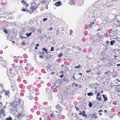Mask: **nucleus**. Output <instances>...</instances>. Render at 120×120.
<instances>
[{"label": "nucleus", "mask_w": 120, "mask_h": 120, "mask_svg": "<svg viewBox=\"0 0 120 120\" xmlns=\"http://www.w3.org/2000/svg\"><path fill=\"white\" fill-rule=\"evenodd\" d=\"M10 105L16 109V108L18 105V103L16 100H14L10 103Z\"/></svg>", "instance_id": "f257e3e1"}, {"label": "nucleus", "mask_w": 120, "mask_h": 120, "mask_svg": "<svg viewBox=\"0 0 120 120\" xmlns=\"http://www.w3.org/2000/svg\"><path fill=\"white\" fill-rule=\"evenodd\" d=\"M56 108L58 109L59 113H61L62 111V108L59 104L57 105L56 106Z\"/></svg>", "instance_id": "f03ea898"}, {"label": "nucleus", "mask_w": 120, "mask_h": 120, "mask_svg": "<svg viewBox=\"0 0 120 120\" xmlns=\"http://www.w3.org/2000/svg\"><path fill=\"white\" fill-rule=\"evenodd\" d=\"M5 111V109L3 108L1 109L0 111V113L2 115L3 114V116H4L6 115L4 113Z\"/></svg>", "instance_id": "7ed1b4c3"}, {"label": "nucleus", "mask_w": 120, "mask_h": 120, "mask_svg": "<svg viewBox=\"0 0 120 120\" xmlns=\"http://www.w3.org/2000/svg\"><path fill=\"white\" fill-rule=\"evenodd\" d=\"M85 112L84 111H83L82 112H80L79 113V115L80 116L82 115V116L86 117L87 116L85 114Z\"/></svg>", "instance_id": "20e7f679"}, {"label": "nucleus", "mask_w": 120, "mask_h": 120, "mask_svg": "<svg viewBox=\"0 0 120 120\" xmlns=\"http://www.w3.org/2000/svg\"><path fill=\"white\" fill-rule=\"evenodd\" d=\"M42 119L43 120H48V117L46 115H44L42 116Z\"/></svg>", "instance_id": "39448f33"}, {"label": "nucleus", "mask_w": 120, "mask_h": 120, "mask_svg": "<svg viewBox=\"0 0 120 120\" xmlns=\"http://www.w3.org/2000/svg\"><path fill=\"white\" fill-rule=\"evenodd\" d=\"M105 74L107 76H108L111 75V73L110 71H108L107 72L105 73Z\"/></svg>", "instance_id": "423d86ee"}, {"label": "nucleus", "mask_w": 120, "mask_h": 120, "mask_svg": "<svg viewBox=\"0 0 120 120\" xmlns=\"http://www.w3.org/2000/svg\"><path fill=\"white\" fill-rule=\"evenodd\" d=\"M61 3L60 1H58L56 2L55 3V5L57 6H60L61 4Z\"/></svg>", "instance_id": "0eeeda50"}, {"label": "nucleus", "mask_w": 120, "mask_h": 120, "mask_svg": "<svg viewBox=\"0 0 120 120\" xmlns=\"http://www.w3.org/2000/svg\"><path fill=\"white\" fill-rule=\"evenodd\" d=\"M94 22H90V24L88 25V27L89 28H90L92 26V25H94Z\"/></svg>", "instance_id": "6e6552de"}, {"label": "nucleus", "mask_w": 120, "mask_h": 120, "mask_svg": "<svg viewBox=\"0 0 120 120\" xmlns=\"http://www.w3.org/2000/svg\"><path fill=\"white\" fill-rule=\"evenodd\" d=\"M45 57L46 58H47L48 59V60L49 59L52 58V56L48 54L47 56H46Z\"/></svg>", "instance_id": "1a4fd4ad"}, {"label": "nucleus", "mask_w": 120, "mask_h": 120, "mask_svg": "<svg viewBox=\"0 0 120 120\" xmlns=\"http://www.w3.org/2000/svg\"><path fill=\"white\" fill-rule=\"evenodd\" d=\"M22 114L21 113L18 114L17 116V117L19 119H20L22 116Z\"/></svg>", "instance_id": "9d476101"}, {"label": "nucleus", "mask_w": 120, "mask_h": 120, "mask_svg": "<svg viewBox=\"0 0 120 120\" xmlns=\"http://www.w3.org/2000/svg\"><path fill=\"white\" fill-rule=\"evenodd\" d=\"M29 29L30 30H31L33 32H34V31L35 30V28L33 27H30L29 28Z\"/></svg>", "instance_id": "9b49d317"}, {"label": "nucleus", "mask_w": 120, "mask_h": 120, "mask_svg": "<svg viewBox=\"0 0 120 120\" xmlns=\"http://www.w3.org/2000/svg\"><path fill=\"white\" fill-rule=\"evenodd\" d=\"M4 92H5V95H8L9 94V90L7 91L6 90H4Z\"/></svg>", "instance_id": "f8f14e48"}, {"label": "nucleus", "mask_w": 120, "mask_h": 120, "mask_svg": "<svg viewBox=\"0 0 120 120\" xmlns=\"http://www.w3.org/2000/svg\"><path fill=\"white\" fill-rule=\"evenodd\" d=\"M92 117L94 118H97V116L95 113H94L92 115Z\"/></svg>", "instance_id": "ddd939ff"}, {"label": "nucleus", "mask_w": 120, "mask_h": 120, "mask_svg": "<svg viewBox=\"0 0 120 120\" xmlns=\"http://www.w3.org/2000/svg\"><path fill=\"white\" fill-rule=\"evenodd\" d=\"M102 96L103 97V98L104 99V101H107L108 100V99L105 96V95L104 94H103Z\"/></svg>", "instance_id": "4468645a"}, {"label": "nucleus", "mask_w": 120, "mask_h": 120, "mask_svg": "<svg viewBox=\"0 0 120 120\" xmlns=\"http://www.w3.org/2000/svg\"><path fill=\"white\" fill-rule=\"evenodd\" d=\"M25 8H23L22 9V10L23 11H26L27 12H30V11H29L28 10H27V8H25Z\"/></svg>", "instance_id": "2eb2a0df"}, {"label": "nucleus", "mask_w": 120, "mask_h": 120, "mask_svg": "<svg viewBox=\"0 0 120 120\" xmlns=\"http://www.w3.org/2000/svg\"><path fill=\"white\" fill-rule=\"evenodd\" d=\"M115 42V41L114 40L111 41L110 42V44L111 45H114V43Z\"/></svg>", "instance_id": "dca6fc26"}, {"label": "nucleus", "mask_w": 120, "mask_h": 120, "mask_svg": "<svg viewBox=\"0 0 120 120\" xmlns=\"http://www.w3.org/2000/svg\"><path fill=\"white\" fill-rule=\"evenodd\" d=\"M63 80L64 82H68V81L67 79V78L64 77L63 79Z\"/></svg>", "instance_id": "f3484780"}, {"label": "nucleus", "mask_w": 120, "mask_h": 120, "mask_svg": "<svg viewBox=\"0 0 120 120\" xmlns=\"http://www.w3.org/2000/svg\"><path fill=\"white\" fill-rule=\"evenodd\" d=\"M32 34V33L30 32V33L26 34V35L28 37H29L31 36Z\"/></svg>", "instance_id": "a211bd4d"}, {"label": "nucleus", "mask_w": 120, "mask_h": 120, "mask_svg": "<svg viewBox=\"0 0 120 120\" xmlns=\"http://www.w3.org/2000/svg\"><path fill=\"white\" fill-rule=\"evenodd\" d=\"M87 95L88 96H93V94L92 93V92H90L88 93L87 94Z\"/></svg>", "instance_id": "6ab92c4d"}, {"label": "nucleus", "mask_w": 120, "mask_h": 120, "mask_svg": "<svg viewBox=\"0 0 120 120\" xmlns=\"http://www.w3.org/2000/svg\"><path fill=\"white\" fill-rule=\"evenodd\" d=\"M30 8L33 11L35 9V8H34V6H32Z\"/></svg>", "instance_id": "aec40b11"}, {"label": "nucleus", "mask_w": 120, "mask_h": 120, "mask_svg": "<svg viewBox=\"0 0 120 120\" xmlns=\"http://www.w3.org/2000/svg\"><path fill=\"white\" fill-rule=\"evenodd\" d=\"M81 67V65L80 64H79L78 66H76L75 67V69H76L77 68H79Z\"/></svg>", "instance_id": "412c9836"}, {"label": "nucleus", "mask_w": 120, "mask_h": 120, "mask_svg": "<svg viewBox=\"0 0 120 120\" xmlns=\"http://www.w3.org/2000/svg\"><path fill=\"white\" fill-rule=\"evenodd\" d=\"M74 0H70V1L71 2V3L70 2V3L71 4H74Z\"/></svg>", "instance_id": "4be33fe9"}, {"label": "nucleus", "mask_w": 120, "mask_h": 120, "mask_svg": "<svg viewBox=\"0 0 120 120\" xmlns=\"http://www.w3.org/2000/svg\"><path fill=\"white\" fill-rule=\"evenodd\" d=\"M3 31H4V33H5L6 34H8V31L6 29H5V28L3 30Z\"/></svg>", "instance_id": "5701e85b"}, {"label": "nucleus", "mask_w": 120, "mask_h": 120, "mask_svg": "<svg viewBox=\"0 0 120 120\" xmlns=\"http://www.w3.org/2000/svg\"><path fill=\"white\" fill-rule=\"evenodd\" d=\"M34 98V97L33 96L31 95L30 96L29 98V99L30 100H32Z\"/></svg>", "instance_id": "b1692460"}, {"label": "nucleus", "mask_w": 120, "mask_h": 120, "mask_svg": "<svg viewBox=\"0 0 120 120\" xmlns=\"http://www.w3.org/2000/svg\"><path fill=\"white\" fill-rule=\"evenodd\" d=\"M63 55V54L62 53H60L59 55H58V57L59 58L61 57Z\"/></svg>", "instance_id": "393cba45"}, {"label": "nucleus", "mask_w": 120, "mask_h": 120, "mask_svg": "<svg viewBox=\"0 0 120 120\" xmlns=\"http://www.w3.org/2000/svg\"><path fill=\"white\" fill-rule=\"evenodd\" d=\"M75 107L76 109V110L77 111H79V108L78 107H76V106H75Z\"/></svg>", "instance_id": "a878e982"}, {"label": "nucleus", "mask_w": 120, "mask_h": 120, "mask_svg": "<svg viewBox=\"0 0 120 120\" xmlns=\"http://www.w3.org/2000/svg\"><path fill=\"white\" fill-rule=\"evenodd\" d=\"M92 70L91 69H89V70H87L86 71V72L87 73H89V72H91V71Z\"/></svg>", "instance_id": "bb28decb"}, {"label": "nucleus", "mask_w": 120, "mask_h": 120, "mask_svg": "<svg viewBox=\"0 0 120 120\" xmlns=\"http://www.w3.org/2000/svg\"><path fill=\"white\" fill-rule=\"evenodd\" d=\"M96 99L99 101H100L101 100V97L98 98V97L97 98V97Z\"/></svg>", "instance_id": "cd10ccee"}, {"label": "nucleus", "mask_w": 120, "mask_h": 120, "mask_svg": "<svg viewBox=\"0 0 120 120\" xmlns=\"http://www.w3.org/2000/svg\"><path fill=\"white\" fill-rule=\"evenodd\" d=\"M92 104L91 102H89L88 105L89 107H92Z\"/></svg>", "instance_id": "c85d7f7f"}, {"label": "nucleus", "mask_w": 120, "mask_h": 120, "mask_svg": "<svg viewBox=\"0 0 120 120\" xmlns=\"http://www.w3.org/2000/svg\"><path fill=\"white\" fill-rule=\"evenodd\" d=\"M100 93L99 92H98L97 93V97L98 98L100 95Z\"/></svg>", "instance_id": "c756f323"}, {"label": "nucleus", "mask_w": 120, "mask_h": 120, "mask_svg": "<svg viewBox=\"0 0 120 120\" xmlns=\"http://www.w3.org/2000/svg\"><path fill=\"white\" fill-rule=\"evenodd\" d=\"M42 50H43V52H47V49H46L45 48H43L42 49Z\"/></svg>", "instance_id": "7c9ffc66"}, {"label": "nucleus", "mask_w": 120, "mask_h": 120, "mask_svg": "<svg viewBox=\"0 0 120 120\" xmlns=\"http://www.w3.org/2000/svg\"><path fill=\"white\" fill-rule=\"evenodd\" d=\"M34 19L33 20H32L30 21V23L31 24H33V22H34Z\"/></svg>", "instance_id": "2f4dec72"}, {"label": "nucleus", "mask_w": 120, "mask_h": 120, "mask_svg": "<svg viewBox=\"0 0 120 120\" xmlns=\"http://www.w3.org/2000/svg\"><path fill=\"white\" fill-rule=\"evenodd\" d=\"M73 32L72 30H70V35H71L72 34Z\"/></svg>", "instance_id": "473e14b6"}, {"label": "nucleus", "mask_w": 120, "mask_h": 120, "mask_svg": "<svg viewBox=\"0 0 120 120\" xmlns=\"http://www.w3.org/2000/svg\"><path fill=\"white\" fill-rule=\"evenodd\" d=\"M37 30L39 32V33H40V34H41L42 32V31H41V30L40 29H38Z\"/></svg>", "instance_id": "72a5a7b5"}, {"label": "nucleus", "mask_w": 120, "mask_h": 120, "mask_svg": "<svg viewBox=\"0 0 120 120\" xmlns=\"http://www.w3.org/2000/svg\"><path fill=\"white\" fill-rule=\"evenodd\" d=\"M50 50L51 51H53L54 50V48L53 47H52L50 49Z\"/></svg>", "instance_id": "f704fd0d"}, {"label": "nucleus", "mask_w": 120, "mask_h": 120, "mask_svg": "<svg viewBox=\"0 0 120 120\" xmlns=\"http://www.w3.org/2000/svg\"><path fill=\"white\" fill-rule=\"evenodd\" d=\"M41 2L43 3H46V1L45 0H42Z\"/></svg>", "instance_id": "c9c22d12"}, {"label": "nucleus", "mask_w": 120, "mask_h": 120, "mask_svg": "<svg viewBox=\"0 0 120 120\" xmlns=\"http://www.w3.org/2000/svg\"><path fill=\"white\" fill-rule=\"evenodd\" d=\"M47 20V18H44L43 19V20L45 22Z\"/></svg>", "instance_id": "e433bc0d"}, {"label": "nucleus", "mask_w": 120, "mask_h": 120, "mask_svg": "<svg viewBox=\"0 0 120 120\" xmlns=\"http://www.w3.org/2000/svg\"><path fill=\"white\" fill-rule=\"evenodd\" d=\"M54 114L52 113H51L50 114V116L52 117H54Z\"/></svg>", "instance_id": "4c0bfd02"}, {"label": "nucleus", "mask_w": 120, "mask_h": 120, "mask_svg": "<svg viewBox=\"0 0 120 120\" xmlns=\"http://www.w3.org/2000/svg\"><path fill=\"white\" fill-rule=\"evenodd\" d=\"M39 57L40 58H44V56H43L40 55L39 56Z\"/></svg>", "instance_id": "58836bf2"}, {"label": "nucleus", "mask_w": 120, "mask_h": 120, "mask_svg": "<svg viewBox=\"0 0 120 120\" xmlns=\"http://www.w3.org/2000/svg\"><path fill=\"white\" fill-rule=\"evenodd\" d=\"M22 0V1L21 2V3H23V2L24 3V4H26V2H24V0Z\"/></svg>", "instance_id": "ea45409f"}, {"label": "nucleus", "mask_w": 120, "mask_h": 120, "mask_svg": "<svg viewBox=\"0 0 120 120\" xmlns=\"http://www.w3.org/2000/svg\"><path fill=\"white\" fill-rule=\"evenodd\" d=\"M72 77L74 79L76 80V79L75 78V75H73Z\"/></svg>", "instance_id": "a19ab883"}, {"label": "nucleus", "mask_w": 120, "mask_h": 120, "mask_svg": "<svg viewBox=\"0 0 120 120\" xmlns=\"http://www.w3.org/2000/svg\"><path fill=\"white\" fill-rule=\"evenodd\" d=\"M8 118L9 120H11L12 119V118L11 117H10L9 118Z\"/></svg>", "instance_id": "79ce46f5"}, {"label": "nucleus", "mask_w": 120, "mask_h": 120, "mask_svg": "<svg viewBox=\"0 0 120 120\" xmlns=\"http://www.w3.org/2000/svg\"><path fill=\"white\" fill-rule=\"evenodd\" d=\"M61 115H60V114H58L57 115V116L59 117H61Z\"/></svg>", "instance_id": "37998d69"}, {"label": "nucleus", "mask_w": 120, "mask_h": 120, "mask_svg": "<svg viewBox=\"0 0 120 120\" xmlns=\"http://www.w3.org/2000/svg\"><path fill=\"white\" fill-rule=\"evenodd\" d=\"M99 30H100L101 31H100L101 32L102 31V30L101 29H100L99 28L97 30V31H99Z\"/></svg>", "instance_id": "c03bdc74"}, {"label": "nucleus", "mask_w": 120, "mask_h": 120, "mask_svg": "<svg viewBox=\"0 0 120 120\" xmlns=\"http://www.w3.org/2000/svg\"><path fill=\"white\" fill-rule=\"evenodd\" d=\"M2 103L0 102V107L2 106Z\"/></svg>", "instance_id": "a18cd8bd"}, {"label": "nucleus", "mask_w": 120, "mask_h": 120, "mask_svg": "<svg viewBox=\"0 0 120 120\" xmlns=\"http://www.w3.org/2000/svg\"><path fill=\"white\" fill-rule=\"evenodd\" d=\"M5 65H3V67H6L7 64L6 63H5Z\"/></svg>", "instance_id": "49530a36"}, {"label": "nucleus", "mask_w": 120, "mask_h": 120, "mask_svg": "<svg viewBox=\"0 0 120 120\" xmlns=\"http://www.w3.org/2000/svg\"><path fill=\"white\" fill-rule=\"evenodd\" d=\"M116 80L118 82H120V80L118 78L116 79Z\"/></svg>", "instance_id": "de8ad7c7"}, {"label": "nucleus", "mask_w": 120, "mask_h": 120, "mask_svg": "<svg viewBox=\"0 0 120 120\" xmlns=\"http://www.w3.org/2000/svg\"><path fill=\"white\" fill-rule=\"evenodd\" d=\"M64 76V75H61L60 76V78H63V77Z\"/></svg>", "instance_id": "09e8293b"}, {"label": "nucleus", "mask_w": 120, "mask_h": 120, "mask_svg": "<svg viewBox=\"0 0 120 120\" xmlns=\"http://www.w3.org/2000/svg\"><path fill=\"white\" fill-rule=\"evenodd\" d=\"M22 45H25V43L24 42H22Z\"/></svg>", "instance_id": "8fccbe9b"}, {"label": "nucleus", "mask_w": 120, "mask_h": 120, "mask_svg": "<svg viewBox=\"0 0 120 120\" xmlns=\"http://www.w3.org/2000/svg\"><path fill=\"white\" fill-rule=\"evenodd\" d=\"M118 56L116 55H114V57L115 58H116Z\"/></svg>", "instance_id": "3c124183"}, {"label": "nucleus", "mask_w": 120, "mask_h": 120, "mask_svg": "<svg viewBox=\"0 0 120 120\" xmlns=\"http://www.w3.org/2000/svg\"><path fill=\"white\" fill-rule=\"evenodd\" d=\"M102 110H100L98 111V112L99 113H100L101 112H102Z\"/></svg>", "instance_id": "603ef678"}, {"label": "nucleus", "mask_w": 120, "mask_h": 120, "mask_svg": "<svg viewBox=\"0 0 120 120\" xmlns=\"http://www.w3.org/2000/svg\"><path fill=\"white\" fill-rule=\"evenodd\" d=\"M100 74V72L99 71L97 73V74L98 75H99Z\"/></svg>", "instance_id": "864d4df0"}, {"label": "nucleus", "mask_w": 120, "mask_h": 120, "mask_svg": "<svg viewBox=\"0 0 120 120\" xmlns=\"http://www.w3.org/2000/svg\"><path fill=\"white\" fill-rule=\"evenodd\" d=\"M72 85L73 86H74V85H75V82H73L72 83Z\"/></svg>", "instance_id": "5fc2aeb1"}, {"label": "nucleus", "mask_w": 120, "mask_h": 120, "mask_svg": "<svg viewBox=\"0 0 120 120\" xmlns=\"http://www.w3.org/2000/svg\"><path fill=\"white\" fill-rule=\"evenodd\" d=\"M40 54L42 55H44V52H41V53H40Z\"/></svg>", "instance_id": "6e6d98bb"}, {"label": "nucleus", "mask_w": 120, "mask_h": 120, "mask_svg": "<svg viewBox=\"0 0 120 120\" xmlns=\"http://www.w3.org/2000/svg\"><path fill=\"white\" fill-rule=\"evenodd\" d=\"M117 66H118V67H119V66H120V64H117Z\"/></svg>", "instance_id": "4d7b16f0"}, {"label": "nucleus", "mask_w": 120, "mask_h": 120, "mask_svg": "<svg viewBox=\"0 0 120 120\" xmlns=\"http://www.w3.org/2000/svg\"><path fill=\"white\" fill-rule=\"evenodd\" d=\"M20 37L21 38V39H22L23 38H25L23 37L21 35L20 36Z\"/></svg>", "instance_id": "13d9d810"}, {"label": "nucleus", "mask_w": 120, "mask_h": 120, "mask_svg": "<svg viewBox=\"0 0 120 120\" xmlns=\"http://www.w3.org/2000/svg\"><path fill=\"white\" fill-rule=\"evenodd\" d=\"M109 41H106V44H108V43H109Z\"/></svg>", "instance_id": "bf43d9fd"}, {"label": "nucleus", "mask_w": 120, "mask_h": 120, "mask_svg": "<svg viewBox=\"0 0 120 120\" xmlns=\"http://www.w3.org/2000/svg\"><path fill=\"white\" fill-rule=\"evenodd\" d=\"M39 44H37L36 45V46H39Z\"/></svg>", "instance_id": "052dcab7"}, {"label": "nucleus", "mask_w": 120, "mask_h": 120, "mask_svg": "<svg viewBox=\"0 0 120 120\" xmlns=\"http://www.w3.org/2000/svg\"><path fill=\"white\" fill-rule=\"evenodd\" d=\"M28 5H29L28 4H26V6L27 7L28 6Z\"/></svg>", "instance_id": "680f3d73"}, {"label": "nucleus", "mask_w": 120, "mask_h": 120, "mask_svg": "<svg viewBox=\"0 0 120 120\" xmlns=\"http://www.w3.org/2000/svg\"><path fill=\"white\" fill-rule=\"evenodd\" d=\"M52 27H51V28H50L49 29V30H52Z\"/></svg>", "instance_id": "e2e57ef3"}, {"label": "nucleus", "mask_w": 120, "mask_h": 120, "mask_svg": "<svg viewBox=\"0 0 120 120\" xmlns=\"http://www.w3.org/2000/svg\"><path fill=\"white\" fill-rule=\"evenodd\" d=\"M79 75H82V74L81 73H79Z\"/></svg>", "instance_id": "0e129e2a"}, {"label": "nucleus", "mask_w": 120, "mask_h": 120, "mask_svg": "<svg viewBox=\"0 0 120 120\" xmlns=\"http://www.w3.org/2000/svg\"><path fill=\"white\" fill-rule=\"evenodd\" d=\"M54 73L53 72H52L51 73V74L52 75H53V74H54Z\"/></svg>", "instance_id": "69168bd1"}, {"label": "nucleus", "mask_w": 120, "mask_h": 120, "mask_svg": "<svg viewBox=\"0 0 120 120\" xmlns=\"http://www.w3.org/2000/svg\"><path fill=\"white\" fill-rule=\"evenodd\" d=\"M2 117V115L0 113V118H1Z\"/></svg>", "instance_id": "338daca9"}, {"label": "nucleus", "mask_w": 120, "mask_h": 120, "mask_svg": "<svg viewBox=\"0 0 120 120\" xmlns=\"http://www.w3.org/2000/svg\"><path fill=\"white\" fill-rule=\"evenodd\" d=\"M42 116H41V117L40 118V120H42Z\"/></svg>", "instance_id": "774afa93"}]
</instances>
